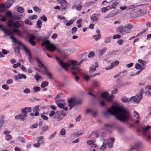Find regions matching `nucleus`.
Masks as SVG:
<instances>
[{"label":"nucleus","instance_id":"f257e3e1","mask_svg":"<svg viewBox=\"0 0 151 151\" xmlns=\"http://www.w3.org/2000/svg\"><path fill=\"white\" fill-rule=\"evenodd\" d=\"M106 115L108 114L114 115L120 121H125L129 119L130 115L128 110L122 106H112L104 112Z\"/></svg>","mask_w":151,"mask_h":151},{"label":"nucleus","instance_id":"f03ea898","mask_svg":"<svg viewBox=\"0 0 151 151\" xmlns=\"http://www.w3.org/2000/svg\"><path fill=\"white\" fill-rule=\"evenodd\" d=\"M85 60L84 59H82L79 63L75 60H70L68 62V64L69 65V67L70 66V70H75L79 73H81L82 69L79 67L77 66L80 65L81 63Z\"/></svg>","mask_w":151,"mask_h":151},{"label":"nucleus","instance_id":"7ed1b4c3","mask_svg":"<svg viewBox=\"0 0 151 151\" xmlns=\"http://www.w3.org/2000/svg\"><path fill=\"white\" fill-rule=\"evenodd\" d=\"M44 45H46V49L50 52H54L55 49L58 52L61 51L60 49L56 48L54 44L51 43L48 40L43 41V42L41 44V45L43 46Z\"/></svg>","mask_w":151,"mask_h":151},{"label":"nucleus","instance_id":"20e7f679","mask_svg":"<svg viewBox=\"0 0 151 151\" xmlns=\"http://www.w3.org/2000/svg\"><path fill=\"white\" fill-rule=\"evenodd\" d=\"M0 29L4 32V35L7 36L12 35L14 32L17 34L19 31V30L16 29H14L13 30L9 29H7L4 28L2 24H0Z\"/></svg>","mask_w":151,"mask_h":151},{"label":"nucleus","instance_id":"39448f33","mask_svg":"<svg viewBox=\"0 0 151 151\" xmlns=\"http://www.w3.org/2000/svg\"><path fill=\"white\" fill-rule=\"evenodd\" d=\"M101 97L108 102L111 101L114 98L113 95H109L108 93L106 91L101 93Z\"/></svg>","mask_w":151,"mask_h":151},{"label":"nucleus","instance_id":"423d86ee","mask_svg":"<svg viewBox=\"0 0 151 151\" xmlns=\"http://www.w3.org/2000/svg\"><path fill=\"white\" fill-rule=\"evenodd\" d=\"M142 93H141L138 94H137L135 96L132 97L130 98V101L133 103H139L140 100L142 98Z\"/></svg>","mask_w":151,"mask_h":151},{"label":"nucleus","instance_id":"0eeeda50","mask_svg":"<svg viewBox=\"0 0 151 151\" xmlns=\"http://www.w3.org/2000/svg\"><path fill=\"white\" fill-rule=\"evenodd\" d=\"M76 99L75 98H72L68 100V106L70 107V110L75 106L76 104Z\"/></svg>","mask_w":151,"mask_h":151},{"label":"nucleus","instance_id":"6e6552de","mask_svg":"<svg viewBox=\"0 0 151 151\" xmlns=\"http://www.w3.org/2000/svg\"><path fill=\"white\" fill-rule=\"evenodd\" d=\"M56 59L59 61L60 65L66 70H68V68L69 67L68 63H64L63 61L60 60L59 58L56 57Z\"/></svg>","mask_w":151,"mask_h":151},{"label":"nucleus","instance_id":"1a4fd4ad","mask_svg":"<svg viewBox=\"0 0 151 151\" xmlns=\"http://www.w3.org/2000/svg\"><path fill=\"white\" fill-rule=\"evenodd\" d=\"M117 31L122 33H128L130 32L131 30L128 29L125 26H121L117 29Z\"/></svg>","mask_w":151,"mask_h":151},{"label":"nucleus","instance_id":"9d476101","mask_svg":"<svg viewBox=\"0 0 151 151\" xmlns=\"http://www.w3.org/2000/svg\"><path fill=\"white\" fill-rule=\"evenodd\" d=\"M40 107V105L37 106H35L34 108H33L32 109V112L33 113H35V114H33V113H31L30 114V115L31 116H37L39 114V113L38 111H39V107Z\"/></svg>","mask_w":151,"mask_h":151},{"label":"nucleus","instance_id":"9b49d317","mask_svg":"<svg viewBox=\"0 0 151 151\" xmlns=\"http://www.w3.org/2000/svg\"><path fill=\"white\" fill-rule=\"evenodd\" d=\"M14 80L16 81H19L22 78L24 79H26L27 78L26 76L24 74H18L17 75L15 76L14 77Z\"/></svg>","mask_w":151,"mask_h":151},{"label":"nucleus","instance_id":"f8f14e48","mask_svg":"<svg viewBox=\"0 0 151 151\" xmlns=\"http://www.w3.org/2000/svg\"><path fill=\"white\" fill-rule=\"evenodd\" d=\"M99 66V64L97 62H96L94 64L91 65L89 68L90 73L95 72L96 70V68Z\"/></svg>","mask_w":151,"mask_h":151},{"label":"nucleus","instance_id":"ddd939ff","mask_svg":"<svg viewBox=\"0 0 151 151\" xmlns=\"http://www.w3.org/2000/svg\"><path fill=\"white\" fill-rule=\"evenodd\" d=\"M90 19L93 22H96L98 20V15L96 13L93 14L91 16Z\"/></svg>","mask_w":151,"mask_h":151},{"label":"nucleus","instance_id":"4468645a","mask_svg":"<svg viewBox=\"0 0 151 151\" xmlns=\"http://www.w3.org/2000/svg\"><path fill=\"white\" fill-rule=\"evenodd\" d=\"M53 118H56L57 122L60 121L63 119V117L57 112H55Z\"/></svg>","mask_w":151,"mask_h":151},{"label":"nucleus","instance_id":"2eb2a0df","mask_svg":"<svg viewBox=\"0 0 151 151\" xmlns=\"http://www.w3.org/2000/svg\"><path fill=\"white\" fill-rule=\"evenodd\" d=\"M26 117L21 114H19L18 115H16L15 116L16 119H20L22 121H24L26 119Z\"/></svg>","mask_w":151,"mask_h":151},{"label":"nucleus","instance_id":"dca6fc26","mask_svg":"<svg viewBox=\"0 0 151 151\" xmlns=\"http://www.w3.org/2000/svg\"><path fill=\"white\" fill-rule=\"evenodd\" d=\"M20 46H21L24 50L25 52L28 54L30 53V51L27 47L24 45L22 43L20 45Z\"/></svg>","mask_w":151,"mask_h":151},{"label":"nucleus","instance_id":"f3484780","mask_svg":"<svg viewBox=\"0 0 151 151\" xmlns=\"http://www.w3.org/2000/svg\"><path fill=\"white\" fill-rule=\"evenodd\" d=\"M82 7V5L81 4H78L74 5L72 8L73 9L76 8V9L78 11H80Z\"/></svg>","mask_w":151,"mask_h":151},{"label":"nucleus","instance_id":"a211bd4d","mask_svg":"<svg viewBox=\"0 0 151 151\" xmlns=\"http://www.w3.org/2000/svg\"><path fill=\"white\" fill-rule=\"evenodd\" d=\"M106 137V133L104 132H102L100 136V139L105 141V139Z\"/></svg>","mask_w":151,"mask_h":151},{"label":"nucleus","instance_id":"6ab92c4d","mask_svg":"<svg viewBox=\"0 0 151 151\" xmlns=\"http://www.w3.org/2000/svg\"><path fill=\"white\" fill-rule=\"evenodd\" d=\"M11 39L14 42L17 43L18 45L20 46L21 44L22 43V42L18 40H17L15 37L13 36H12L11 37Z\"/></svg>","mask_w":151,"mask_h":151},{"label":"nucleus","instance_id":"aec40b11","mask_svg":"<svg viewBox=\"0 0 151 151\" xmlns=\"http://www.w3.org/2000/svg\"><path fill=\"white\" fill-rule=\"evenodd\" d=\"M72 71V73L75 76V79L76 81H78L79 78V77L77 76L76 75L77 73L80 74V73H78L77 71L75 70H71Z\"/></svg>","mask_w":151,"mask_h":151},{"label":"nucleus","instance_id":"412c9836","mask_svg":"<svg viewBox=\"0 0 151 151\" xmlns=\"http://www.w3.org/2000/svg\"><path fill=\"white\" fill-rule=\"evenodd\" d=\"M36 60L37 65L40 68H42L44 65L40 61V59L38 58H37Z\"/></svg>","mask_w":151,"mask_h":151},{"label":"nucleus","instance_id":"4be33fe9","mask_svg":"<svg viewBox=\"0 0 151 151\" xmlns=\"http://www.w3.org/2000/svg\"><path fill=\"white\" fill-rule=\"evenodd\" d=\"M60 3L61 4L62 8L63 9H65V7L64 6H66V2L65 0H62L60 1Z\"/></svg>","mask_w":151,"mask_h":151},{"label":"nucleus","instance_id":"5701e85b","mask_svg":"<svg viewBox=\"0 0 151 151\" xmlns=\"http://www.w3.org/2000/svg\"><path fill=\"white\" fill-rule=\"evenodd\" d=\"M107 49L106 47H104L101 49L99 51V55L101 56L106 52Z\"/></svg>","mask_w":151,"mask_h":151},{"label":"nucleus","instance_id":"b1692460","mask_svg":"<svg viewBox=\"0 0 151 151\" xmlns=\"http://www.w3.org/2000/svg\"><path fill=\"white\" fill-rule=\"evenodd\" d=\"M151 127L150 125H148L145 128L143 129L142 132L143 134L145 135L147 131L149 130V129Z\"/></svg>","mask_w":151,"mask_h":151},{"label":"nucleus","instance_id":"393cba45","mask_svg":"<svg viewBox=\"0 0 151 151\" xmlns=\"http://www.w3.org/2000/svg\"><path fill=\"white\" fill-rule=\"evenodd\" d=\"M121 100L122 102L125 103L130 101V99L127 98L126 96H124L122 97Z\"/></svg>","mask_w":151,"mask_h":151},{"label":"nucleus","instance_id":"a878e982","mask_svg":"<svg viewBox=\"0 0 151 151\" xmlns=\"http://www.w3.org/2000/svg\"><path fill=\"white\" fill-rule=\"evenodd\" d=\"M101 37V35L100 34H99V35H95L93 36L92 38L95 40L97 41L100 39Z\"/></svg>","mask_w":151,"mask_h":151},{"label":"nucleus","instance_id":"bb28decb","mask_svg":"<svg viewBox=\"0 0 151 151\" xmlns=\"http://www.w3.org/2000/svg\"><path fill=\"white\" fill-rule=\"evenodd\" d=\"M48 82L47 81L42 82L41 85V87L42 88H44L45 87L48 86Z\"/></svg>","mask_w":151,"mask_h":151},{"label":"nucleus","instance_id":"cd10ccee","mask_svg":"<svg viewBox=\"0 0 151 151\" xmlns=\"http://www.w3.org/2000/svg\"><path fill=\"white\" fill-rule=\"evenodd\" d=\"M111 37H106L104 39V42L106 43H108L111 41Z\"/></svg>","mask_w":151,"mask_h":151},{"label":"nucleus","instance_id":"c85d7f7f","mask_svg":"<svg viewBox=\"0 0 151 151\" xmlns=\"http://www.w3.org/2000/svg\"><path fill=\"white\" fill-rule=\"evenodd\" d=\"M74 21V20L73 19H72L70 20L68 22L67 20V22L65 23V24L66 26H69L71 25L73 23Z\"/></svg>","mask_w":151,"mask_h":151},{"label":"nucleus","instance_id":"c756f323","mask_svg":"<svg viewBox=\"0 0 151 151\" xmlns=\"http://www.w3.org/2000/svg\"><path fill=\"white\" fill-rule=\"evenodd\" d=\"M119 62L118 61L116 60L112 63L111 64V66H112V68H113L114 67H115L118 65L119 64Z\"/></svg>","mask_w":151,"mask_h":151},{"label":"nucleus","instance_id":"7c9ffc66","mask_svg":"<svg viewBox=\"0 0 151 151\" xmlns=\"http://www.w3.org/2000/svg\"><path fill=\"white\" fill-rule=\"evenodd\" d=\"M13 26L16 28H19L21 26V24L18 21L16 22L13 23Z\"/></svg>","mask_w":151,"mask_h":151},{"label":"nucleus","instance_id":"2f4dec72","mask_svg":"<svg viewBox=\"0 0 151 151\" xmlns=\"http://www.w3.org/2000/svg\"><path fill=\"white\" fill-rule=\"evenodd\" d=\"M57 112L60 114V115H61L63 116H65L66 115L65 112L63 110H60Z\"/></svg>","mask_w":151,"mask_h":151},{"label":"nucleus","instance_id":"473e14b6","mask_svg":"<svg viewBox=\"0 0 151 151\" xmlns=\"http://www.w3.org/2000/svg\"><path fill=\"white\" fill-rule=\"evenodd\" d=\"M83 130H81L78 132L75 133L74 134V135L76 137H77L81 135L82 134H83Z\"/></svg>","mask_w":151,"mask_h":151},{"label":"nucleus","instance_id":"72a5a7b5","mask_svg":"<svg viewBox=\"0 0 151 151\" xmlns=\"http://www.w3.org/2000/svg\"><path fill=\"white\" fill-rule=\"evenodd\" d=\"M92 85L94 86L98 87L99 86V84L98 81L96 80H93L92 81Z\"/></svg>","mask_w":151,"mask_h":151},{"label":"nucleus","instance_id":"f704fd0d","mask_svg":"<svg viewBox=\"0 0 151 151\" xmlns=\"http://www.w3.org/2000/svg\"><path fill=\"white\" fill-rule=\"evenodd\" d=\"M58 18L61 19L63 20V22L64 23H65L67 22V20L65 19V17H62L60 15H59L58 16Z\"/></svg>","mask_w":151,"mask_h":151},{"label":"nucleus","instance_id":"c9c22d12","mask_svg":"<svg viewBox=\"0 0 151 151\" xmlns=\"http://www.w3.org/2000/svg\"><path fill=\"white\" fill-rule=\"evenodd\" d=\"M42 22L41 20H38L37 22V28H40L41 27Z\"/></svg>","mask_w":151,"mask_h":151},{"label":"nucleus","instance_id":"e433bc0d","mask_svg":"<svg viewBox=\"0 0 151 151\" xmlns=\"http://www.w3.org/2000/svg\"><path fill=\"white\" fill-rule=\"evenodd\" d=\"M118 4V3L117 2H116L115 3H113L112 4V7H110V6H109L108 7L110 9H115V6H116Z\"/></svg>","mask_w":151,"mask_h":151},{"label":"nucleus","instance_id":"4c0bfd02","mask_svg":"<svg viewBox=\"0 0 151 151\" xmlns=\"http://www.w3.org/2000/svg\"><path fill=\"white\" fill-rule=\"evenodd\" d=\"M77 28L76 27H74L72 28L71 34H75L77 30Z\"/></svg>","mask_w":151,"mask_h":151},{"label":"nucleus","instance_id":"58836bf2","mask_svg":"<svg viewBox=\"0 0 151 151\" xmlns=\"http://www.w3.org/2000/svg\"><path fill=\"white\" fill-rule=\"evenodd\" d=\"M108 6L105 7L103 8H102L101 9V10L102 11V13H105L106 12H107L108 10Z\"/></svg>","mask_w":151,"mask_h":151},{"label":"nucleus","instance_id":"ea45409f","mask_svg":"<svg viewBox=\"0 0 151 151\" xmlns=\"http://www.w3.org/2000/svg\"><path fill=\"white\" fill-rule=\"evenodd\" d=\"M106 144H105V141H103V144L100 147V149L101 150H104L106 148Z\"/></svg>","mask_w":151,"mask_h":151},{"label":"nucleus","instance_id":"a19ab883","mask_svg":"<svg viewBox=\"0 0 151 151\" xmlns=\"http://www.w3.org/2000/svg\"><path fill=\"white\" fill-rule=\"evenodd\" d=\"M40 88L39 87H35L33 88V91L34 92L36 93L37 91H40Z\"/></svg>","mask_w":151,"mask_h":151},{"label":"nucleus","instance_id":"79ce46f5","mask_svg":"<svg viewBox=\"0 0 151 151\" xmlns=\"http://www.w3.org/2000/svg\"><path fill=\"white\" fill-rule=\"evenodd\" d=\"M17 11L20 13H23L24 12V9L21 7H19L17 8Z\"/></svg>","mask_w":151,"mask_h":151},{"label":"nucleus","instance_id":"37998d69","mask_svg":"<svg viewBox=\"0 0 151 151\" xmlns=\"http://www.w3.org/2000/svg\"><path fill=\"white\" fill-rule=\"evenodd\" d=\"M24 23L26 24L31 25L32 24V22L29 19H27L24 20Z\"/></svg>","mask_w":151,"mask_h":151},{"label":"nucleus","instance_id":"c03bdc74","mask_svg":"<svg viewBox=\"0 0 151 151\" xmlns=\"http://www.w3.org/2000/svg\"><path fill=\"white\" fill-rule=\"evenodd\" d=\"M43 137L42 136H41L39 137L37 139V142H39L40 143L41 141V142L42 143H43Z\"/></svg>","mask_w":151,"mask_h":151},{"label":"nucleus","instance_id":"a18cd8bd","mask_svg":"<svg viewBox=\"0 0 151 151\" xmlns=\"http://www.w3.org/2000/svg\"><path fill=\"white\" fill-rule=\"evenodd\" d=\"M27 112H30L31 111V108L29 107L23 108Z\"/></svg>","mask_w":151,"mask_h":151},{"label":"nucleus","instance_id":"49530a36","mask_svg":"<svg viewBox=\"0 0 151 151\" xmlns=\"http://www.w3.org/2000/svg\"><path fill=\"white\" fill-rule=\"evenodd\" d=\"M135 146L137 148L141 147L142 146V143L141 142H137L135 144Z\"/></svg>","mask_w":151,"mask_h":151},{"label":"nucleus","instance_id":"de8ad7c7","mask_svg":"<svg viewBox=\"0 0 151 151\" xmlns=\"http://www.w3.org/2000/svg\"><path fill=\"white\" fill-rule=\"evenodd\" d=\"M34 68L36 70L40 72L42 74H45V71H43L40 68H37L36 67H35Z\"/></svg>","mask_w":151,"mask_h":151},{"label":"nucleus","instance_id":"09e8293b","mask_svg":"<svg viewBox=\"0 0 151 151\" xmlns=\"http://www.w3.org/2000/svg\"><path fill=\"white\" fill-rule=\"evenodd\" d=\"M12 138V136L10 134L6 135L5 137V139L7 140H10Z\"/></svg>","mask_w":151,"mask_h":151},{"label":"nucleus","instance_id":"8fccbe9b","mask_svg":"<svg viewBox=\"0 0 151 151\" xmlns=\"http://www.w3.org/2000/svg\"><path fill=\"white\" fill-rule=\"evenodd\" d=\"M21 112L22 114L25 117H27V113L23 109H22Z\"/></svg>","mask_w":151,"mask_h":151},{"label":"nucleus","instance_id":"3c124183","mask_svg":"<svg viewBox=\"0 0 151 151\" xmlns=\"http://www.w3.org/2000/svg\"><path fill=\"white\" fill-rule=\"evenodd\" d=\"M134 115L137 118L139 119V114L135 111H134Z\"/></svg>","mask_w":151,"mask_h":151},{"label":"nucleus","instance_id":"603ef678","mask_svg":"<svg viewBox=\"0 0 151 151\" xmlns=\"http://www.w3.org/2000/svg\"><path fill=\"white\" fill-rule=\"evenodd\" d=\"M93 134H94L96 136V138H98L99 137L100 135V133L98 131H93Z\"/></svg>","mask_w":151,"mask_h":151},{"label":"nucleus","instance_id":"864d4df0","mask_svg":"<svg viewBox=\"0 0 151 151\" xmlns=\"http://www.w3.org/2000/svg\"><path fill=\"white\" fill-rule=\"evenodd\" d=\"M4 123V121L3 119L0 120V130L1 129L3 124Z\"/></svg>","mask_w":151,"mask_h":151},{"label":"nucleus","instance_id":"5fc2aeb1","mask_svg":"<svg viewBox=\"0 0 151 151\" xmlns=\"http://www.w3.org/2000/svg\"><path fill=\"white\" fill-rule=\"evenodd\" d=\"M1 87L3 89L5 90H8L9 88V87L6 84L2 85Z\"/></svg>","mask_w":151,"mask_h":151},{"label":"nucleus","instance_id":"6e6d98bb","mask_svg":"<svg viewBox=\"0 0 151 151\" xmlns=\"http://www.w3.org/2000/svg\"><path fill=\"white\" fill-rule=\"evenodd\" d=\"M108 147L109 148H112L113 147V143L110 142H108L107 143Z\"/></svg>","mask_w":151,"mask_h":151},{"label":"nucleus","instance_id":"4d7b16f0","mask_svg":"<svg viewBox=\"0 0 151 151\" xmlns=\"http://www.w3.org/2000/svg\"><path fill=\"white\" fill-rule=\"evenodd\" d=\"M65 131L64 129L62 128L60 131V134L62 135H65Z\"/></svg>","mask_w":151,"mask_h":151},{"label":"nucleus","instance_id":"13d9d810","mask_svg":"<svg viewBox=\"0 0 151 151\" xmlns=\"http://www.w3.org/2000/svg\"><path fill=\"white\" fill-rule=\"evenodd\" d=\"M6 16L7 17H10L11 18V17H12V13L11 11L8 12L6 14Z\"/></svg>","mask_w":151,"mask_h":151},{"label":"nucleus","instance_id":"bf43d9fd","mask_svg":"<svg viewBox=\"0 0 151 151\" xmlns=\"http://www.w3.org/2000/svg\"><path fill=\"white\" fill-rule=\"evenodd\" d=\"M135 68L137 69H139L142 68L141 65L138 63H136L135 65Z\"/></svg>","mask_w":151,"mask_h":151},{"label":"nucleus","instance_id":"052dcab7","mask_svg":"<svg viewBox=\"0 0 151 151\" xmlns=\"http://www.w3.org/2000/svg\"><path fill=\"white\" fill-rule=\"evenodd\" d=\"M94 55L95 53L93 52H91L89 53L88 55V57L89 58H90L91 57H93L94 56Z\"/></svg>","mask_w":151,"mask_h":151},{"label":"nucleus","instance_id":"680f3d73","mask_svg":"<svg viewBox=\"0 0 151 151\" xmlns=\"http://www.w3.org/2000/svg\"><path fill=\"white\" fill-rule=\"evenodd\" d=\"M56 134V132H54L52 135H50L48 137V139H49L50 140L52 139L55 136V135Z\"/></svg>","mask_w":151,"mask_h":151},{"label":"nucleus","instance_id":"e2e57ef3","mask_svg":"<svg viewBox=\"0 0 151 151\" xmlns=\"http://www.w3.org/2000/svg\"><path fill=\"white\" fill-rule=\"evenodd\" d=\"M48 129V126H45L43 127L42 128V130L43 132H45Z\"/></svg>","mask_w":151,"mask_h":151},{"label":"nucleus","instance_id":"0e129e2a","mask_svg":"<svg viewBox=\"0 0 151 151\" xmlns=\"http://www.w3.org/2000/svg\"><path fill=\"white\" fill-rule=\"evenodd\" d=\"M34 77L37 81H38L41 78V76L37 75H35Z\"/></svg>","mask_w":151,"mask_h":151},{"label":"nucleus","instance_id":"69168bd1","mask_svg":"<svg viewBox=\"0 0 151 151\" xmlns=\"http://www.w3.org/2000/svg\"><path fill=\"white\" fill-rule=\"evenodd\" d=\"M18 139L21 141L22 143H24L25 142V139H24L21 137H18Z\"/></svg>","mask_w":151,"mask_h":151},{"label":"nucleus","instance_id":"338daca9","mask_svg":"<svg viewBox=\"0 0 151 151\" xmlns=\"http://www.w3.org/2000/svg\"><path fill=\"white\" fill-rule=\"evenodd\" d=\"M41 117L42 118V119H44L45 120H48V118L47 117V116L44 114L41 115Z\"/></svg>","mask_w":151,"mask_h":151},{"label":"nucleus","instance_id":"774afa93","mask_svg":"<svg viewBox=\"0 0 151 151\" xmlns=\"http://www.w3.org/2000/svg\"><path fill=\"white\" fill-rule=\"evenodd\" d=\"M96 113L97 111L96 110L92 109L91 113L92 114L93 116H95L96 115Z\"/></svg>","mask_w":151,"mask_h":151}]
</instances>
